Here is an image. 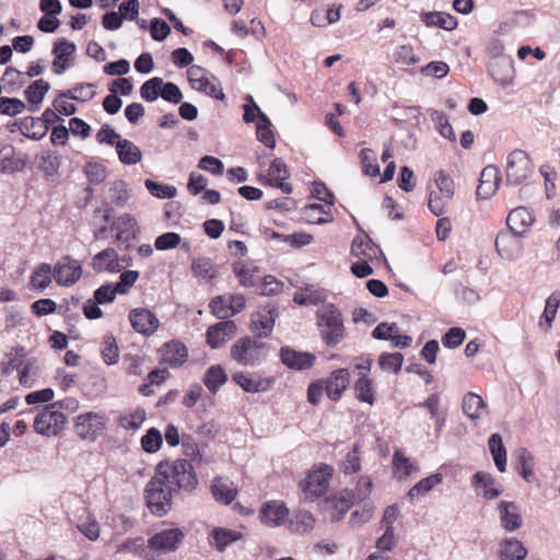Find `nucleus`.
<instances>
[{"mask_svg":"<svg viewBox=\"0 0 560 560\" xmlns=\"http://www.w3.org/2000/svg\"><path fill=\"white\" fill-rule=\"evenodd\" d=\"M421 20L427 26H438L446 31L457 26L456 18L444 12H425L421 14Z\"/></svg>","mask_w":560,"mask_h":560,"instance_id":"obj_41","label":"nucleus"},{"mask_svg":"<svg viewBox=\"0 0 560 560\" xmlns=\"http://www.w3.org/2000/svg\"><path fill=\"white\" fill-rule=\"evenodd\" d=\"M50 85L43 79L33 82L26 90L25 96L31 104L30 112H37L39 104L43 102L46 93L49 91Z\"/></svg>","mask_w":560,"mask_h":560,"instance_id":"obj_38","label":"nucleus"},{"mask_svg":"<svg viewBox=\"0 0 560 560\" xmlns=\"http://www.w3.org/2000/svg\"><path fill=\"white\" fill-rule=\"evenodd\" d=\"M112 229L116 231V241L128 243L133 240L139 232L136 219L130 214H121L116 218L112 224Z\"/></svg>","mask_w":560,"mask_h":560,"instance_id":"obj_27","label":"nucleus"},{"mask_svg":"<svg viewBox=\"0 0 560 560\" xmlns=\"http://www.w3.org/2000/svg\"><path fill=\"white\" fill-rule=\"evenodd\" d=\"M162 443H163L162 434L155 428L149 429L147 431V433L141 439V446H142L143 451H145L147 453L158 452L160 450Z\"/></svg>","mask_w":560,"mask_h":560,"instance_id":"obj_60","label":"nucleus"},{"mask_svg":"<svg viewBox=\"0 0 560 560\" xmlns=\"http://www.w3.org/2000/svg\"><path fill=\"white\" fill-rule=\"evenodd\" d=\"M54 268V280L61 287H72L82 277V265L71 256L60 258Z\"/></svg>","mask_w":560,"mask_h":560,"instance_id":"obj_12","label":"nucleus"},{"mask_svg":"<svg viewBox=\"0 0 560 560\" xmlns=\"http://www.w3.org/2000/svg\"><path fill=\"white\" fill-rule=\"evenodd\" d=\"M404 362V355L399 352L383 353L380 357V366L383 371L398 373Z\"/></svg>","mask_w":560,"mask_h":560,"instance_id":"obj_62","label":"nucleus"},{"mask_svg":"<svg viewBox=\"0 0 560 560\" xmlns=\"http://www.w3.org/2000/svg\"><path fill=\"white\" fill-rule=\"evenodd\" d=\"M393 470L394 476L398 480L408 478L413 471L418 470V465L411 458L405 456L400 451H395L393 455Z\"/></svg>","mask_w":560,"mask_h":560,"instance_id":"obj_36","label":"nucleus"},{"mask_svg":"<svg viewBox=\"0 0 560 560\" xmlns=\"http://www.w3.org/2000/svg\"><path fill=\"white\" fill-rule=\"evenodd\" d=\"M52 278L54 268L47 262H42L32 272L30 289L33 291L43 292L50 285Z\"/></svg>","mask_w":560,"mask_h":560,"instance_id":"obj_31","label":"nucleus"},{"mask_svg":"<svg viewBox=\"0 0 560 560\" xmlns=\"http://www.w3.org/2000/svg\"><path fill=\"white\" fill-rule=\"evenodd\" d=\"M560 305V294L552 293L547 300L544 313L541 315V320L539 325H542V320L546 323V328L549 329L551 324L556 317L558 307Z\"/></svg>","mask_w":560,"mask_h":560,"instance_id":"obj_61","label":"nucleus"},{"mask_svg":"<svg viewBox=\"0 0 560 560\" xmlns=\"http://www.w3.org/2000/svg\"><path fill=\"white\" fill-rule=\"evenodd\" d=\"M210 537V544L213 545L217 550L223 551L229 545L240 540L242 538V534L237 530L215 527L212 529Z\"/></svg>","mask_w":560,"mask_h":560,"instance_id":"obj_39","label":"nucleus"},{"mask_svg":"<svg viewBox=\"0 0 560 560\" xmlns=\"http://www.w3.org/2000/svg\"><path fill=\"white\" fill-rule=\"evenodd\" d=\"M116 152L120 163L125 165H135L142 159L139 147L128 139H122L120 142H117Z\"/></svg>","mask_w":560,"mask_h":560,"instance_id":"obj_34","label":"nucleus"},{"mask_svg":"<svg viewBox=\"0 0 560 560\" xmlns=\"http://www.w3.org/2000/svg\"><path fill=\"white\" fill-rule=\"evenodd\" d=\"M489 451L492 455L495 467L504 472L506 469V450L499 433H493L488 441Z\"/></svg>","mask_w":560,"mask_h":560,"instance_id":"obj_43","label":"nucleus"},{"mask_svg":"<svg viewBox=\"0 0 560 560\" xmlns=\"http://www.w3.org/2000/svg\"><path fill=\"white\" fill-rule=\"evenodd\" d=\"M275 310L258 312L252 317V331L259 338L271 334L275 326Z\"/></svg>","mask_w":560,"mask_h":560,"instance_id":"obj_32","label":"nucleus"},{"mask_svg":"<svg viewBox=\"0 0 560 560\" xmlns=\"http://www.w3.org/2000/svg\"><path fill=\"white\" fill-rule=\"evenodd\" d=\"M75 45L67 39H60L56 43L52 54L55 59L52 62V70L56 74L60 75L72 66L71 57L75 52Z\"/></svg>","mask_w":560,"mask_h":560,"instance_id":"obj_19","label":"nucleus"},{"mask_svg":"<svg viewBox=\"0 0 560 560\" xmlns=\"http://www.w3.org/2000/svg\"><path fill=\"white\" fill-rule=\"evenodd\" d=\"M362 170L365 175L375 177L380 175V166L377 164L376 154L371 149H363L360 152Z\"/></svg>","mask_w":560,"mask_h":560,"instance_id":"obj_58","label":"nucleus"},{"mask_svg":"<svg viewBox=\"0 0 560 560\" xmlns=\"http://www.w3.org/2000/svg\"><path fill=\"white\" fill-rule=\"evenodd\" d=\"M212 494L218 502L230 504L236 495V489L222 478H214L211 486Z\"/></svg>","mask_w":560,"mask_h":560,"instance_id":"obj_45","label":"nucleus"},{"mask_svg":"<svg viewBox=\"0 0 560 560\" xmlns=\"http://www.w3.org/2000/svg\"><path fill=\"white\" fill-rule=\"evenodd\" d=\"M144 186L152 196L160 199H171L177 195V189L173 185L156 183L152 179H145Z\"/></svg>","mask_w":560,"mask_h":560,"instance_id":"obj_55","label":"nucleus"},{"mask_svg":"<svg viewBox=\"0 0 560 560\" xmlns=\"http://www.w3.org/2000/svg\"><path fill=\"white\" fill-rule=\"evenodd\" d=\"M237 332L236 324L233 320H222L207 329V343L211 349H219Z\"/></svg>","mask_w":560,"mask_h":560,"instance_id":"obj_14","label":"nucleus"},{"mask_svg":"<svg viewBox=\"0 0 560 560\" xmlns=\"http://www.w3.org/2000/svg\"><path fill=\"white\" fill-rule=\"evenodd\" d=\"M477 187V196L481 199H488L494 195L501 183V174L497 166H486L481 174L480 180Z\"/></svg>","mask_w":560,"mask_h":560,"instance_id":"obj_20","label":"nucleus"},{"mask_svg":"<svg viewBox=\"0 0 560 560\" xmlns=\"http://www.w3.org/2000/svg\"><path fill=\"white\" fill-rule=\"evenodd\" d=\"M313 196L325 205H311L307 207L308 211H319L320 213H327L329 207L334 203L332 194L322 183H315L313 186Z\"/></svg>","mask_w":560,"mask_h":560,"instance_id":"obj_51","label":"nucleus"},{"mask_svg":"<svg viewBox=\"0 0 560 560\" xmlns=\"http://www.w3.org/2000/svg\"><path fill=\"white\" fill-rule=\"evenodd\" d=\"M472 483L476 488L481 490V494L487 500H492L499 497L502 490L495 487L494 478L485 471H478L472 477Z\"/></svg>","mask_w":560,"mask_h":560,"instance_id":"obj_33","label":"nucleus"},{"mask_svg":"<svg viewBox=\"0 0 560 560\" xmlns=\"http://www.w3.org/2000/svg\"><path fill=\"white\" fill-rule=\"evenodd\" d=\"M84 173L89 182L93 185H98L105 180L107 176L106 167L98 162H89L84 166Z\"/></svg>","mask_w":560,"mask_h":560,"instance_id":"obj_63","label":"nucleus"},{"mask_svg":"<svg viewBox=\"0 0 560 560\" xmlns=\"http://www.w3.org/2000/svg\"><path fill=\"white\" fill-rule=\"evenodd\" d=\"M500 512V522L508 532H515L522 526V516L516 503L511 501H501L498 505Z\"/></svg>","mask_w":560,"mask_h":560,"instance_id":"obj_26","label":"nucleus"},{"mask_svg":"<svg viewBox=\"0 0 560 560\" xmlns=\"http://www.w3.org/2000/svg\"><path fill=\"white\" fill-rule=\"evenodd\" d=\"M232 380L246 393H264L270 389L272 381L257 374L238 372L232 375Z\"/></svg>","mask_w":560,"mask_h":560,"instance_id":"obj_22","label":"nucleus"},{"mask_svg":"<svg viewBox=\"0 0 560 560\" xmlns=\"http://www.w3.org/2000/svg\"><path fill=\"white\" fill-rule=\"evenodd\" d=\"M10 364L15 366L19 383L25 388L34 387L40 378V368L35 358H27L24 348L14 349Z\"/></svg>","mask_w":560,"mask_h":560,"instance_id":"obj_7","label":"nucleus"},{"mask_svg":"<svg viewBox=\"0 0 560 560\" xmlns=\"http://www.w3.org/2000/svg\"><path fill=\"white\" fill-rule=\"evenodd\" d=\"M332 472V467L327 464H320L311 470L300 485L304 499L314 501L324 495L328 490Z\"/></svg>","mask_w":560,"mask_h":560,"instance_id":"obj_5","label":"nucleus"},{"mask_svg":"<svg viewBox=\"0 0 560 560\" xmlns=\"http://www.w3.org/2000/svg\"><path fill=\"white\" fill-rule=\"evenodd\" d=\"M233 272L241 285L250 288L256 284L258 269L254 265L237 261L233 265Z\"/></svg>","mask_w":560,"mask_h":560,"instance_id":"obj_44","label":"nucleus"},{"mask_svg":"<svg viewBox=\"0 0 560 560\" xmlns=\"http://www.w3.org/2000/svg\"><path fill=\"white\" fill-rule=\"evenodd\" d=\"M159 353L161 364L168 365L170 368L182 366L188 358L186 346L178 340L165 342L160 348Z\"/></svg>","mask_w":560,"mask_h":560,"instance_id":"obj_16","label":"nucleus"},{"mask_svg":"<svg viewBox=\"0 0 560 560\" xmlns=\"http://www.w3.org/2000/svg\"><path fill=\"white\" fill-rule=\"evenodd\" d=\"M256 136L258 141L264 143L267 148H275L276 141L271 130V121L262 112H259V119L256 124Z\"/></svg>","mask_w":560,"mask_h":560,"instance_id":"obj_46","label":"nucleus"},{"mask_svg":"<svg viewBox=\"0 0 560 560\" xmlns=\"http://www.w3.org/2000/svg\"><path fill=\"white\" fill-rule=\"evenodd\" d=\"M95 95V85L93 83H80L72 90L63 92L62 97H69L79 102H89Z\"/></svg>","mask_w":560,"mask_h":560,"instance_id":"obj_57","label":"nucleus"},{"mask_svg":"<svg viewBox=\"0 0 560 560\" xmlns=\"http://www.w3.org/2000/svg\"><path fill=\"white\" fill-rule=\"evenodd\" d=\"M431 119L438 132L445 139L454 142L456 140L455 132L451 126L447 116L441 110H433Z\"/></svg>","mask_w":560,"mask_h":560,"instance_id":"obj_54","label":"nucleus"},{"mask_svg":"<svg viewBox=\"0 0 560 560\" xmlns=\"http://www.w3.org/2000/svg\"><path fill=\"white\" fill-rule=\"evenodd\" d=\"M267 354V345L250 337L240 338L231 347V358L243 366L259 365Z\"/></svg>","mask_w":560,"mask_h":560,"instance_id":"obj_4","label":"nucleus"},{"mask_svg":"<svg viewBox=\"0 0 560 560\" xmlns=\"http://www.w3.org/2000/svg\"><path fill=\"white\" fill-rule=\"evenodd\" d=\"M350 382V373L347 369H339L331 372L325 381V390L331 400H338L347 389Z\"/></svg>","mask_w":560,"mask_h":560,"instance_id":"obj_25","label":"nucleus"},{"mask_svg":"<svg viewBox=\"0 0 560 560\" xmlns=\"http://www.w3.org/2000/svg\"><path fill=\"white\" fill-rule=\"evenodd\" d=\"M192 89L198 92L205 93L215 100L223 101L225 98L220 82L214 75L210 73L206 78H203L200 81V83L194 85Z\"/></svg>","mask_w":560,"mask_h":560,"instance_id":"obj_47","label":"nucleus"},{"mask_svg":"<svg viewBox=\"0 0 560 560\" xmlns=\"http://www.w3.org/2000/svg\"><path fill=\"white\" fill-rule=\"evenodd\" d=\"M326 503L330 509V521L339 522L345 517L347 512L354 504V494L352 490L345 489L334 497L327 499Z\"/></svg>","mask_w":560,"mask_h":560,"instance_id":"obj_17","label":"nucleus"},{"mask_svg":"<svg viewBox=\"0 0 560 560\" xmlns=\"http://www.w3.org/2000/svg\"><path fill=\"white\" fill-rule=\"evenodd\" d=\"M378 248L368 236H357L351 244V254L361 260H373L377 257Z\"/></svg>","mask_w":560,"mask_h":560,"instance_id":"obj_37","label":"nucleus"},{"mask_svg":"<svg viewBox=\"0 0 560 560\" xmlns=\"http://www.w3.org/2000/svg\"><path fill=\"white\" fill-rule=\"evenodd\" d=\"M191 272L196 278L212 279L214 265L209 257H198L191 262Z\"/></svg>","mask_w":560,"mask_h":560,"instance_id":"obj_56","label":"nucleus"},{"mask_svg":"<svg viewBox=\"0 0 560 560\" xmlns=\"http://www.w3.org/2000/svg\"><path fill=\"white\" fill-rule=\"evenodd\" d=\"M36 166L45 173L46 176H55L61 164V155L55 151H43L35 158Z\"/></svg>","mask_w":560,"mask_h":560,"instance_id":"obj_35","label":"nucleus"},{"mask_svg":"<svg viewBox=\"0 0 560 560\" xmlns=\"http://www.w3.org/2000/svg\"><path fill=\"white\" fill-rule=\"evenodd\" d=\"M226 380L228 376L223 368L219 364L210 366L203 376L206 387L213 394L219 390Z\"/></svg>","mask_w":560,"mask_h":560,"instance_id":"obj_48","label":"nucleus"},{"mask_svg":"<svg viewBox=\"0 0 560 560\" xmlns=\"http://www.w3.org/2000/svg\"><path fill=\"white\" fill-rule=\"evenodd\" d=\"M280 358L285 366L296 371L312 368L316 359L315 355L310 352L295 351L289 347L281 348Z\"/></svg>","mask_w":560,"mask_h":560,"instance_id":"obj_21","label":"nucleus"},{"mask_svg":"<svg viewBox=\"0 0 560 560\" xmlns=\"http://www.w3.org/2000/svg\"><path fill=\"white\" fill-rule=\"evenodd\" d=\"M288 177L289 172L285 163L281 159H275L271 162L264 180L268 185L280 188L285 194H290L292 191V187L284 183Z\"/></svg>","mask_w":560,"mask_h":560,"instance_id":"obj_23","label":"nucleus"},{"mask_svg":"<svg viewBox=\"0 0 560 560\" xmlns=\"http://www.w3.org/2000/svg\"><path fill=\"white\" fill-rule=\"evenodd\" d=\"M462 409L465 416L470 420L476 421L482 419L488 415V406L482 397L472 392L467 393L463 397Z\"/></svg>","mask_w":560,"mask_h":560,"instance_id":"obj_29","label":"nucleus"},{"mask_svg":"<svg viewBox=\"0 0 560 560\" xmlns=\"http://www.w3.org/2000/svg\"><path fill=\"white\" fill-rule=\"evenodd\" d=\"M101 354L103 361L107 365H113L118 362L119 349L117 341L112 334L105 335L101 343Z\"/></svg>","mask_w":560,"mask_h":560,"instance_id":"obj_52","label":"nucleus"},{"mask_svg":"<svg viewBox=\"0 0 560 560\" xmlns=\"http://www.w3.org/2000/svg\"><path fill=\"white\" fill-rule=\"evenodd\" d=\"M67 418L63 412L55 409V405L46 407L34 420V430L45 436L58 435L66 424Z\"/></svg>","mask_w":560,"mask_h":560,"instance_id":"obj_10","label":"nucleus"},{"mask_svg":"<svg viewBox=\"0 0 560 560\" xmlns=\"http://www.w3.org/2000/svg\"><path fill=\"white\" fill-rule=\"evenodd\" d=\"M527 556V549L515 538H509L501 542V560H524Z\"/></svg>","mask_w":560,"mask_h":560,"instance_id":"obj_40","label":"nucleus"},{"mask_svg":"<svg viewBox=\"0 0 560 560\" xmlns=\"http://www.w3.org/2000/svg\"><path fill=\"white\" fill-rule=\"evenodd\" d=\"M490 75L502 86H509L513 82L514 69L510 58H500L489 66Z\"/></svg>","mask_w":560,"mask_h":560,"instance_id":"obj_30","label":"nucleus"},{"mask_svg":"<svg viewBox=\"0 0 560 560\" xmlns=\"http://www.w3.org/2000/svg\"><path fill=\"white\" fill-rule=\"evenodd\" d=\"M91 267L97 273H116L122 269V266L119 262L118 254L112 247H107L95 254L92 257Z\"/></svg>","mask_w":560,"mask_h":560,"instance_id":"obj_18","label":"nucleus"},{"mask_svg":"<svg viewBox=\"0 0 560 560\" xmlns=\"http://www.w3.org/2000/svg\"><path fill=\"white\" fill-rule=\"evenodd\" d=\"M155 472L176 492L192 491L198 486V478L191 463L187 458L164 460L158 464Z\"/></svg>","mask_w":560,"mask_h":560,"instance_id":"obj_1","label":"nucleus"},{"mask_svg":"<svg viewBox=\"0 0 560 560\" xmlns=\"http://www.w3.org/2000/svg\"><path fill=\"white\" fill-rule=\"evenodd\" d=\"M163 80L159 77H154L145 81L140 88V95L148 102H154L158 100L161 93Z\"/></svg>","mask_w":560,"mask_h":560,"instance_id":"obj_59","label":"nucleus"},{"mask_svg":"<svg viewBox=\"0 0 560 560\" xmlns=\"http://www.w3.org/2000/svg\"><path fill=\"white\" fill-rule=\"evenodd\" d=\"M289 511L284 503L279 501H270L264 504L260 510V521L269 526L277 527L284 523Z\"/></svg>","mask_w":560,"mask_h":560,"instance_id":"obj_24","label":"nucleus"},{"mask_svg":"<svg viewBox=\"0 0 560 560\" xmlns=\"http://www.w3.org/2000/svg\"><path fill=\"white\" fill-rule=\"evenodd\" d=\"M534 165L529 155L523 150H514L506 158V183L517 186L533 173Z\"/></svg>","mask_w":560,"mask_h":560,"instance_id":"obj_8","label":"nucleus"},{"mask_svg":"<svg viewBox=\"0 0 560 560\" xmlns=\"http://www.w3.org/2000/svg\"><path fill=\"white\" fill-rule=\"evenodd\" d=\"M106 423L105 415L89 411L75 418L74 431L82 440L95 441L105 430Z\"/></svg>","mask_w":560,"mask_h":560,"instance_id":"obj_9","label":"nucleus"},{"mask_svg":"<svg viewBox=\"0 0 560 560\" xmlns=\"http://www.w3.org/2000/svg\"><path fill=\"white\" fill-rule=\"evenodd\" d=\"M316 315L317 327L323 341L329 347L340 343L346 335L340 310L332 304H325L318 308Z\"/></svg>","mask_w":560,"mask_h":560,"instance_id":"obj_2","label":"nucleus"},{"mask_svg":"<svg viewBox=\"0 0 560 560\" xmlns=\"http://www.w3.org/2000/svg\"><path fill=\"white\" fill-rule=\"evenodd\" d=\"M443 481V475L438 472L433 474L427 478L421 479L419 482H417L410 490L408 491L407 495L409 499H415L419 495H424L428 492H430L434 487L442 483Z\"/></svg>","mask_w":560,"mask_h":560,"instance_id":"obj_50","label":"nucleus"},{"mask_svg":"<svg viewBox=\"0 0 560 560\" xmlns=\"http://www.w3.org/2000/svg\"><path fill=\"white\" fill-rule=\"evenodd\" d=\"M184 533L179 528H166L155 533L148 540V547L158 552L165 555L175 551L184 540Z\"/></svg>","mask_w":560,"mask_h":560,"instance_id":"obj_13","label":"nucleus"},{"mask_svg":"<svg viewBox=\"0 0 560 560\" xmlns=\"http://www.w3.org/2000/svg\"><path fill=\"white\" fill-rule=\"evenodd\" d=\"M535 217L526 207H517L510 211L506 223L510 230L525 234L534 224Z\"/></svg>","mask_w":560,"mask_h":560,"instance_id":"obj_28","label":"nucleus"},{"mask_svg":"<svg viewBox=\"0 0 560 560\" xmlns=\"http://www.w3.org/2000/svg\"><path fill=\"white\" fill-rule=\"evenodd\" d=\"M517 470L520 475L527 481L533 482L535 479L534 474V457L526 448H520L516 454Z\"/></svg>","mask_w":560,"mask_h":560,"instance_id":"obj_49","label":"nucleus"},{"mask_svg":"<svg viewBox=\"0 0 560 560\" xmlns=\"http://www.w3.org/2000/svg\"><path fill=\"white\" fill-rule=\"evenodd\" d=\"M524 235L512 230L499 232L495 237V249L500 257L508 261H516L523 255Z\"/></svg>","mask_w":560,"mask_h":560,"instance_id":"obj_11","label":"nucleus"},{"mask_svg":"<svg viewBox=\"0 0 560 560\" xmlns=\"http://www.w3.org/2000/svg\"><path fill=\"white\" fill-rule=\"evenodd\" d=\"M361 469V458L359 453V446L354 445L351 451H349L345 459L341 463V470L345 474H355Z\"/></svg>","mask_w":560,"mask_h":560,"instance_id":"obj_64","label":"nucleus"},{"mask_svg":"<svg viewBox=\"0 0 560 560\" xmlns=\"http://www.w3.org/2000/svg\"><path fill=\"white\" fill-rule=\"evenodd\" d=\"M129 320L132 328L143 336H152L160 325L155 314L147 308L131 310L129 313Z\"/></svg>","mask_w":560,"mask_h":560,"instance_id":"obj_15","label":"nucleus"},{"mask_svg":"<svg viewBox=\"0 0 560 560\" xmlns=\"http://www.w3.org/2000/svg\"><path fill=\"white\" fill-rule=\"evenodd\" d=\"M355 397L369 405H373L375 401V386L373 381L368 376V374H362L354 383L353 386Z\"/></svg>","mask_w":560,"mask_h":560,"instance_id":"obj_42","label":"nucleus"},{"mask_svg":"<svg viewBox=\"0 0 560 560\" xmlns=\"http://www.w3.org/2000/svg\"><path fill=\"white\" fill-rule=\"evenodd\" d=\"M436 189L430 192L429 209L435 215H442L454 197V182L450 175L440 171L434 178Z\"/></svg>","mask_w":560,"mask_h":560,"instance_id":"obj_6","label":"nucleus"},{"mask_svg":"<svg viewBox=\"0 0 560 560\" xmlns=\"http://www.w3.org/2000/svg\"><path fill=\"white\" fill-rule=\"evenodd\" d=\"M315 518L312 513L307 511H299L290 520V527L293 532L304 534L313 529Z\"/></svg>","mask_w":560,"mask_h":560,"instance_id":"obj_53","label":"nucleus"},{"mask_svg":"<svg viewBox=\"0 0 560 560\" xmlns=\"http://www.w3.org/2000/svg\"><path fill=\"white\" fill-rule=\"evenodd\" d=\"M176 493L177 492L155 472L145 486L144 498L150 511L158 516H163L171 510L173 497Z\"/></svg>","mask_w":560,"mask_h":560,"instance_id":"obj_3","label":"nucleus"}]
</instances>
